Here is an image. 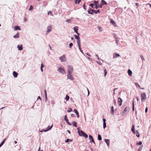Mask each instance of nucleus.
<instances>
[{
	"instance_id": "e2e57ef3",
	"label": "nucleus",
	"mask_w": 151,
	"mask_h": 151,
	"mask_svg": "<svg viewBox=\"0 0 151 151\" xmlns=\"http://www.w3.org/2000/svg\"><path fill=\"white\" fill-rule=\"evenodd\" d=\"M95 5L96 6L94 8H95L96 9H98V8H99V6H98L97 5Z\"/></svg>"
},
{
	"instance_id": "9b49d317",
	"label": "nucleus",
	"mask_w": 151,
	"mask_h": 151,
	"mask_svg": "<svg viewBox=\"0 0 151 151\" xmlns=\"http://www.w3.org/2000/svg\"><path fill=\"white\" fill-rule=\"evenodd\" d=\"M131 131H132V132H133L134 134H135L136 132H135V131L134 126L133 124V125L132 127L131 128Z\"/></svg>"
},
{
	"instance_id": "6e6d98bb",
	"label": "nucleus",
	"mask_w": 151,
	"mask_h": 151,
	"mask_svg": "<svg viewBox=\"0 0 151 151\" xmlns=\"http://www.w3.org/2000/svg\"><path fill=\"white\" fill-rule=\"evenodd\" d=\"M44 94H45V95H47V91H46V90L45 89L44 90Z\"/></svg>"
},
{
	"instance_id": "5fc2aeb1",
	"label": "nucleus",
	"mask_w": 151,
	"mask_h": 151,
	"mask_svg": "<svg viewBox=\"0 0 151 151\" xmlns=\"http://www.w3.org/2000/svg\"><path fill=\"white\" fill-rule=\"evenodd\" d=\"M114 103L115 106L116 105V101L115 99H114Z\"/></svg>"
},
{
	"instance_id": "423d86ee",
	"label": "nucleus",
	"mask_w": 151,
	"mask_h": 151,
	"mask_svg": "<svg viewBox=\"0 0 151 151\" xmlns=\"http://www.w3.org/2000/svg\"><path fill=\"white\" fill-rule=\"evenodd\" d=\"M68 74L67 75L68 79H69L71 81H73L74 79V78L71 76L72 73H68Z\"/></svg>"
},
{
	"instance_id": "338daca9",
	"label": "nucleus",
	"mask_w": 151,
	"mask_h": 151,
	"mask_svg": "<svg viewBox=\"0 0 151 151\" xmlns=\"http://www.w3.org/2000/svg\"><path fill=\"white\" fill-rule=\"evenodd\" d=\"M103 5H102V4H101H101H100V5H99V8H102V6H103Z\"/></svg>"
},
{
	"instance_id": "4468645a",
	"label": "nucleus",
	"mask_w": 151,
	"mask_h": 151,
	"mask_svg": "<svg viewBox=\"0 0 151 151\" xmlns=\"http://www.w3.org/2000/svg\"><path fill=\"white\" fill-rule=\"evenodd\" d=\"M17 48H18V50H19L21 51L23 50V47L22 45H18L17 46Z\"/></svg>"
},
{
	"instance_id": "f704fd0d",
	"label": "nucleus",
	"mask_w": 151,
	"mask_h": 151,
	"mask_svg": "<svg viewBox=\"0 0 151 151\" xmlns=\"http://www.w3.org/2000/svg\"><path fill=\"white\" fill-rule=\"evenodd\" d=\"M142 142L141 141H139L138 142L136 143L137 145H141L142 144Z\"/></svg>"
},
{
	"instance_id": "774afa93",
	"label": "nucleus",
	"mask_w": 151,
	"mask_h": 151,
	"mask_svg": "<svg viewBox=\"0 0 151 151\" xmlns=\"http://www.w3.org/2000/svg\"><path fill=\"white\" fill-rule=\"evenodd\" d=\"M87 58L90 61H91L92 60V59L91 58H90V57H88V58Z\"/></svg>"
},
{
	"instance_id": "bf43d9fd",
	"label": "nucleus",
	"mask_w": 151,
	"mask_h": 151,
	"mask_svg": "<svg viewBox=\"0 0 151 151\" xmlns=\"http://www.w3.org/2000/svg\"><path fill=\"white\" fill-rule=\"evenodd\" d=\"M148 110V109L147 107H146V108L145 109V112L146 113L147 112Z\"/></svg>"
},
{
	"instance_id": "e433bc0d",
	"label": "nucleus",
	"mask_w": 151,
	"mask_h": 151,
	"mask_svg": "<svg viewBox=\"0 0 151 151\" xmlns=\"http://www.w3.org/2000/svg\"><path fill=\"white\" fill-rule=\"evenodd\" d=\"M89 5L93 9L94 8V4H91Z\"/></svg>"
},
{
	"instance_id": "7c9ffc66",
	"label": "nucleus",
	"mask_w": 151,
	"mask_h": 151,
	"mask_svg": "<svg viewBox=\"0 0 151 151\" xmlns=\"http://www.w3.org/2000/svg\"><path fill=\"white\" fill-rule=\"evenodd\" d=\"M74 36L76 40H78V39L80 38L78 36H77V35H74Z\"/></svg>"
},
{
	"instance_id": "473e14b6",
	"label": "nucleus",
	"mask_w": 151,
	"mask_h": 151,
	"mask_svg": "<svg viewBox=\"0 0 151 151\" xmlns=\"http://www.w3.org/2000/svg\"><path fill=\"white\" fill-rule=\"evenodd\" d=\"M72 109L71 108L69 107L67 110V112L68 113L72 111Z\"/></svg>"
},
{
	"instance_id": "6ab92c4d",
	"label": "nucleus",
	"mask_w": 151,
	"mask_h": 151,
	"mask_svg": "<svg viewBox=\"0 0 151 151\" xmlns=\"http://www.w3.org/2000/svg\"><path fill=\"white\" fill-rule=\"evenodd\" d=\"M6 138H5L0 144V147H1L4 144Z\"/></svg>"
},
{
	"instance_id": "cd10ccee",
	"label": "nucleus",
	"mask_w": 151,
	"mask_h": 151,
	"mask_svg": "<svg viewBox=\"0 0 151 151\" xmlns=\"http://www.w3.org/2000/svg\"><path fill=\"white\" fill-rule=\"evenodd\" d=\"M98 139L99 140H101L102 139L101 136L99 134L98 136Z\"/></svg>"
},
{
	"instance_id": "2f4dec72",
	"label": "nucleus",
	"mask_w": 151,
	"mask_h": 151,
	"mask_svg": "<svg viewBox=\"0 0 151 151\" xmlns=\"http://www.w3.org/2000/svg\"><path fill=\"white\" fill-rule=\"evenodd\" d=\"M100 11L99 9H98L97 10H95V11H94V13L95 14H97V13H100Z\"/></svg>"
},
{
	"instance_id": "20e7f679",
	"label": "nucleus",
	"mask_w": 151,
	"mask_h": 151,
	"mask_svg": "<svg viewBox=\"0 0 151 151\" xmlns=\"http://www.w3.org/2000/svg\"><path fill=\"white\" fill-rule=\"evenodd\" d=\"M58 71H59L61 73L63 74L65 73V71L64 69L61 67H59L58 70Z\"/></svg>"
},
{
	"instance_id": "4be33fe9",
	"label": "nucleus",
	"mask_w": 151,
	"mask_h": 151,
	"mask_svg": "<svg viewBox=\"0 0 151 151\" xmlns=\"http://www.w3.org/2000/svg\"><path fill=\"white\" fill-rule=\"evenodd\" d=\"M72 124L73 126L75 127H77V123L76 122L73 121L72 122Z\"/></svg>"
},
{
	"instance_id": "393cba45",
	"label": "nucleus",
	"mask_w": 151,
	"mask_h": 151,
	"mask_svg": "<svg viewBox=\"0 0 151 151\" xmlns=\"http://www.w3.org/2000/svg\"><path fill=\"white\" fill-rule=\"evenodd\" d=\"M132 111H134V99H133V100L132 102Z\"/></svg>"
},
{
	"instance_id": "7ed1b4c3",
	"label": "nucleus",
	"mask_w": 151,
	"mask_h": 151,
	"mask_svg": "<svg viewBox=\"0 0 151 151\" xmlns=\"http://www.w3.org/2000/svg\"><path fill=\"white\" fill-rule=\"evenodd\" d=\"M141 101H143L144 99H145L146 98V93L145 92H143L141 93Z\"/></svg>"
},
{
	"instance_id": "79ce46f5",
	"label": "nucleus",
	"mask_w": 151,
	"mask_h": 151,
	"mask_svg": "<svg viewBox=\"0 0 151 151\" xmlns=\"http://www.w3.org/2000/svg\"><path fill=\"white\" fill-rule=\"evenodd\" d=\"M77 44H80L81 43V41L80 40V38L78 39V40H77Z\"/></svg>"
},
{
	"instance_id": "052dcab7",
	"label": "nucleus",
	"mask_w": 151,
	"mask_h": 151,
	"mask_svg": "<svg viewBox=\"0 0 151 151\" xmlns=\"http://www.w3.org/2000/svg\"><path fill=\"white\" fill-rule=\"evenodd\" d=\"M71 116L72 117H76V115L74 114H71Z\"/></svg>"
},
{
	"instance_id": "f3484780",
	"label": "nucleus",
	"mask_w": 151,
	"mask_h": 151,
	"mask_svg": "<svg viewBox=\"0 0 151 151\" xmlns=\"http://www.w3.org/2000/svg\"><path fill=\"white\" fill-rule=\"evenodd\" d=\"M128 73L129 75L130 76H132V72L130 69H129L128 70Z\"/></svg>"
},
{
	"instance_id": "680f3d73",
	"label": "nucleus",
	"mask_w": 151,
	"mask_h": 151,
	"mask_svg": "<svg viewBox=\"0 0 151 151\" xmlns=\"http://www.w3.org/2000/svg\"><path fill=\"white\" fill-rule=\"evenodd\" d=\"M45 99H46V101L47 100V95H45Z\"/></svg>"
},
{
	"instance_id": "49530a36",
	"label": "nucleus",
	"mask_w": 151,
	"mask_h": 151,
	"mask_svg": "<svg viewBox=\"0 0 151 151\" xmlns=\"http://www.w3.org/2000/svg\"><path fill=\"white\" fill-rule=\"evenodd\" d=\"M89 137L90 140L93 139V137L91 135H90L89 136Z\"/></svg>"
},
{
	"instance_id": "6e6552de",
	"label": "nucleus",
	"mask_w": 151,
	"mask_h": 151,
	"mask_svg": "<svg viewBox=\"0 0 151 151\" xmlns=\"http://www.w3.org/2000/svg\"><path fill=\"white\" fill-rule=\"evenodd\" d=\"M74 112L76 114L77 118H79L80 117L79 114L77 110L76 109H74Z\"/></svg>"
},
{
	"instance_id": "a878e982",
	"label": "nucleus",
	"mask_w": 151,
	"mask_h": 151,
	"mask_svg": "<svg viewBox=\"0 0 151 151\" xmlns=\"http://www.w3.org/2000/svg\"><path fill=\"white\" fill-rule=\"evenodd\" d=\"M53 127V124H52L51 126H48L46 129L48 130H50Z\"/></svg>"
},
{
	"instance_id": "de8ad7c7",
	"label": "nucleus",
	"mask_w": 151,
	"mask_h": 151,
	"mask_svg": "<svg viewBox=\"0 0 151 151\" xmlns=\"http://www.w3.org/2000/svg\"><path fill=\"white\" fill-rule=\"evenodd\" d=\"M115 56L116 58H117L120 56V55L119 54L115 53Z\"/></svg>"
},
{
	"instance_id": "412c9836",
	"label": "nucleus",
	"mask_w": 151,
	"mask_h": 151,
	"mask_svg": "<svg viewBox=\"0 0 151 151\" xmlns=\"http://www.w3.org/2000/svg\"><path fill=\"white\" fill-rule=\"evenodd\" d=\"M110 23L112 24L113 25H114V26H115V25H116V24L115 22L112 19H111V20H110Z\"/></svg>"
},
{
	"instance_id": "0e129e2a",
	"label": "nucleus",
	"mask_w": 151,
	"mask_h": 151,
	"mask_svg": "<svg viewBox=\"0 0 151 151\" xmlns=\"http://www.w3.org/2000/svg\"><path fill=\"white\" fill-rule=\"evenodd\" d=\"M44 67V65L42 63L41 65V68H43Z\"/></svg>"
},
{
	"instance_id": "864d4df0",
	"label": "nucleus",
	"mask_w": 151,
	"mask_h": 151,
	"mask_svg": "<svg viewBox=\"0 0 151 151\" xmlns=\"http://www.w3.org/2000/svg\"><path fill=\"white\" fill-rule=\"evenodd\" d=\"M119 40H118V39H116V45H119Z\"/></svg>"
},
{
	"instance_id": "f8f14e48",
	"label": "nucleus",
	"mask_w": 151,
	"mask_h": 151,
	"mask_svg": "<svg viewBox=\"0 0 151 151\" xmlns=\"http://www.w3.org/2000/svg\"><path fill=\"white\" fill-rule=\"evenodd\" d=\"M14 30H21V29L20 28V27L18 26H15L14 27Z\"/></svg>"
},
{
	"instance_id": "39448f33",
	"label": "nucleus",
	"mask_w": 151,
	"mask_h": 151,
	"mask_svg": "<svg viewBox=\"0 0 151 151\" xmlns=\"http://www.w3.org/2000/svg\"><path fill=\"white\" fill-rule=\"evenodd\" d=\"M77 130H78V134L80 136H83V134L84 133V132L82 130H80L79 129V128L78 127L77 128Z\"/></svg>"
},
{
	"instance_id": "1a4fd4ad",
	"label": "nucleus",
	"mask_w": 151,
	"mask_h": 151,
	"mask_svg": "<svg viewBox=\"0 0 151 151\" xmlns=\"http://www.w3.org/2000/svg\"><path fill=\"white\" fill-rule=\"evenodd\" d=\"M13 75L14 78H17L18 75V73L16 72L15 71H14L13 72Z\"/></svg>"
},
{
	"instance_id": "ea45409f",
	"label": "nucleus",
	"mask_w": 151,
	"mask_h": 151,
	"mask_svg": "<svg viewBox=\"0 0 151 151\" xmlns=\"http://www.w3.org/2000/svg\"><path fill=\"white\" fill-rule=\"evenodd\" d=\"M98 2L99 1H93V3H94V5H97V4H99Z\"/></svg>"
},
{
	"instance_id": "4d7b16f0",
	"label": "nucleus",
	"mask_w": 151,
	"mask_h": 151,
	"mask_svg": "<svg viewBox=\"0 0 151 151\" xmlns=\"http://www.w3.org/2000/svg\"><path fill=\"white\" fill-rule=\"evenodd\" d=\"M85 3H84V4L83 5V9H85V10H86V6H85Z\"/></svg>"
},
{
	"instance_id": "69168bd1",
	"label": "nucleus",
	"mask_w": 151,
	"mask_h": 151,
	"mask_svg": "<svg viewBox=\"0 0 151 151\" xmlns=\"http://www.w3.org/2000/svg\"><path fill=\"white\" fill-rule=\"evenodd\" d=\"M97 63L99 65H102L101 63L100 62V61H99V62H97Z\"/></svg>"
},
{
	"instance_id": "a18cd8bd",
	"label": "nucleus",
	"mask_w": 151,
	"mask_h": 151,
	"mask_svg": "<svg viewBox=\"0 0 151 151\" xmlns=\"http://www.w3.org/2000/svg\"><path fill=\"white\" fill-rule=\"evenodd\" d=\"M90 11H91V12H93V13L94 12V11H95V10L91 8H90Z\"/></svg>"
},
{
	"instance_id": "13d9d810",
	"label": "nucleus",
	"mask_w": 151,
	"mask_h": 151,
	"mask_svg": "<svg viewBox=\"0 0 151 151\" xmlns=\"http://www.w3.org/2000/svg\"><path fill=\"white\" fill-rule=\"evenodd\" d=\"M136 135L138 137H139L140 136L139 134V133H137L136 134Z\"/></svg>"
},
{
	"instance_id": "603ef678",
	"label": "nucleus",
	"mask_w": 151,
	"mask_h": 151,
	"mask_svg": "<svg viewBox=\"0 0 151 151\" xmlns=\"http://www.w3.org/2000/svg\"><path fill=\"white\" fill-rule=\"evenodd\" d=\"M67 117V115H65L64 116V120L65 121L68 120Z\"/></svg>"
},
{
	"instance_id": "a19ab883",
	"label": "nucleus",
	"mask_w": 151,
	"mask_h": 151,
	"mask_svg": "<svg viewBox=\"0 0 151 151\" xmlns=\"http://www.w3.org/2000/svg\"><path fill=\"white\" fill-rule=\"evenodd\" d=\"M114 38L116 39H119V38L116 37V35L115 34H114Z\"/></svg>"
},
{
	"instance_id": "8fccbe9b",
	"label": "nucleus",
	"mask_w": 151,
	"mask_h": 151,
	"mask_svg": "<svg viewBox=\"0 0 151 151\" xmlns=\"http://www.w3.org/2000/svg\"><path fill=\"white\" fill-rule=\"evenodd\" d=\"M140 57L142 60V61H144L145 60V59L144 58L143 56L142 55H140Z\"/></svg>"
},
{
	"instance_id": "ddd939ff",
	"label": "nucleus",
	"mask_w": 151,
	"mask_h": 151,
	"mask_svg": "<svg viewBox=\"0 0 151 151\" xmlns=\"http://www.w3.org/2000/svg\"><path fill=\"white\" fill-rule=\"evenodd\" d=\"M104 141L106 143L108 147H109V140L107 139H104Z\"/></svg>"
},
{
	"instance_id": "3c124183",
	"label": "nucleus",
	"mask_w": 151,
	"mask_h": 151,
	"mask_svg": "<svg viewBox=\"0 0 151 151\" xmlns=\"http://www.w3.org/2000/svg\"><path fill=\"white\" fill-rule=\"evenodd\" d=\"M78 45L79 50H81V43L78 44Z\"/></svg>"
},
{
	"instance_id": "37998d69",
	"label": "nucleus",
	"mask_w": 151,
	"mask_h": 151,
	"mask_svg": "<svg viewBox=\"0 0 151 151\" xmlns=\"http://www.w3.org/2000/svg\"><path fill=\"white\" fill-rule=\"evenodd\" d=\"M73 45V44L72 43H70L69 44V47L70 48H71Z\"/></svg>"
},
{
	"instance_id": "0eeeda50",
	"label": "nucleus",
	"mask_w": 151,
	"mask_h": 151,
	"mask_svg": "<svg viewBox=\"0 0 151 151\" xmlns=\"http://www.w3.org/2000/svg\"><path fill=\"white\" fill-rule=\"evenodd\" d=\"M52 28V26L51 25H49L47 27V30L46 32V35L48 34L50 32L51 30V29Z\"/></svg>"
},
{
	"instance_id": "a211bd4d",
	"label": "nucleus",
	"mask_w": 151,
	"mask_h": 151,
	"mask_svg": "<svg viewBox=\"0 0 151 151\" xmlns=\"http://www.w3.org/2000/svg\"><path fill=\"white\" fill-rule=\"evenodd\" d=\"M13 37L14 38H19V33L17 32L15 35L13 36Z\"/></svg>"
},
{
	"instance_id": "f03ea898",
	"label": "nucleus",
	"mask_w": 151,
	"mask_h": 151,
	"mask_svg": "<svg viewBox=\"0 0 151 151\" xmlns=\"http://www.w3.org/2000/svg\"><path fill=\"white\" fill-rule=\"evenodd\" d=\"M129 107H126L124 110L123 111L122 115L123 116H124L126 114V112L128 111V112H129Z\"/></svg>"
},
{
	"instance_id": "09e8293b",
	"label": "nucleus",
	"mask_w": 151,
	"mask_h": 151,
	"mask_svg": "<svg viewBox=\"0 0 151 151\" xmlns=\"http://www.w3.org/2000/svg\"><path fill=\"white\" fill-rule=\"evenodd\" d=\"M134 84L135 85V86H136V87H140V86L139 85V84L137 83V82L136 83H134Z\"/></svg>"
},
{
	"instance_id": "aec40b11",
	"label": "nucleus",
	"mask_w": 151,
	"mask_h": 151,
	"mask_svg": "<svg viewBox=\"0 0 151 151\" xmlns=\"http://www.w3.org/2000/svg\"><path fill=\"white\" fill-rule=\"evenodd\" d=\"M73 29L74 30V32L76 33H77L78 32V27L76 26L74 27Z\"/></svg>"
},
{
	"instance_id": "c85d7f7f",
	"label": "nucleus",
	"mask_w": 151,
	"mask_h": 151,
	"mask_svg": "<svg viewBox=\"0 0 151 151\" xmlns=\"http://www.w3.org/2000/svg\"><path fill=\"white\" fill-rule=\"evenodd\" d=\"M83 136L86 138H87L88 137V135L85 132L83 134Z\"/></svg>"
},
{
	"instance_id": "72a5a7b5",
	"label": "nucleus",
	"mask_w": 151,
	"mask_h": 151,
	"mask_svg": "<svg viewBox=\"0 0 151 151\" xmlns=\"http://www.w3.org/2000/svg\"><path fill=\"white\" fill-rule=\"evenodd\" d=\"M104 76H106L107 73V72L106 71V69H104Z\"/></svg>"
},
{
	"instance_id": "dca6fc26",
	"label": "nucleus",
	"mask_w": 151,
	"mask_h": 151,
	"mask_svg": "<svg viewBox=\"0 0 151 151\" xmlns=\"http://www.w3.org/2000/svg\"><path fill=\"white\" fill-rule=\"evenodd\" d=\"M111 113L112 114H114V106H112L111 107Z\"/></svg>"
},
{
	"instance_id": "2eb2a0df",
	"label": "nucleus",
	"mask_w": 151,
	"mask_h": 151,
	"mask_svg": "<svg viewBox=\"0 0 151 151\" xmlns=\"http://www.w3.org/2000/svg\"><path fill=\"white\" fill-rule=\"evenodd\" d=\"M65 58V55H64L59 58V59L62 62L64 61V59Z\"/></svg>"
},
{
	"instance_id": "c03bdc74",
	"label": "nucleus",
	"mask_w": 151,
	"mask_h": 151,
	"mask_svg": "<svg viewBox=\"0 0 151 151\" xmlns=\"http://www.w3.org/2000/svg\"><path fill=\"white\" fill-rule=\"evenodd\" d=\"M90 8H89V9L88 11V13L89 14H93V12H91V11H90Z\"/></svg>"
},
{
	"instance_id": "c9c22d12",
	"label": "nucleus",
	"mask_w": 151,
	"mask_h": 151,
	"mask_svg": "<svg viewBox=\"0 0 151 151\" xmlns=\"http://www.w3.org/2000/svg\"><path fill=\"white\" fill-rule=\"evenodd\" d=\"M65 121H66V123L68 124V125H71V124L68 121V120H65Z\"/></svg>"
},
{
	"instance_id": "4c0bfd02",
	"label": "nucleus",
	"mask_w": 151,
	"mask_h": 151,
	"mask_svg": "<svg viewBox=\"0 0 151 151\" xmlns=\"http://www.w3.org/2000/svg\"><path fill=\"white\" fill-rule=\"evenodd\" d=\"M33 6L31 5L30 6V8L29 9V11H31L33 9Z\"/></svg>"
},
{
	"instance_id": "5701e85b",
	"label": "nucleus",
	"mask_w": 151,
	"mask_h": 151,
	"mask_svg": "<svg viewBox=\"0 0 151 151\" xmlns=\"http://www.w3.org/2000/svg\"><path fill=\"white\" fill-rule=\"evenodd\" d=\"M73 140L72 139H67L66 140H65V143H67L69 142H71L73 141Z\"/></svg>"
},
{
	"instance_id": "f257e3e1",
	"label": "nucleus",
	"mask_w": 151,
	"mask_h": 151,
	"mask_svg": "<svg viewBox=\"0 0 151 151\" xmlns=\"http://www.w3.org/2000/svg\"><path fill=\"white\" fill-rule=\"evenodd\" d=\"M68 73H72L73 71V67L70 65H68Z\"/></svg>"
},
{
	"instance_id": "58836bf2",
	"label": "nucleus",
	"mask_w": 151,
	"mask_h": 151,
	"mask_svg": "<svg viewBox=\"0 0 151 151\" xmlns=\"http://www.w3.org/2000/svg\"><path fill=\"white\" fill-rule=\"evenodd\" d=\"M103 127L104 129L106 127V122H103Z\"/></svg>"
},
{
	"instance_id": "bb28decb",
	"label": "nucleus",
	"mask_w": 151,
	"mask_h": 151,
	"mask_svg": "<svg viewBox=\"0 0 151 151\" xmlns=\"http://www.w3.org/2000/svg\"><path fill=\"white\" fill-rule=\"evenodd\" d=\"M143 145H141L140 146L139 148L137 151H141L143 148Z\"/></svg>"
},
{
	"instance_id": "c756f323",
	"label": "nucleus",
	"mask_w": 151,
	"mask_h": 151,
	"mask_svg": "<svg viewBox=\"0 0 151 151\" xmlns=\"http://www.w3.org/2000/svg\"><path fill=\"white\" fill-rule=\"evenodd\" d=\"M69 99V96L68 95H66L65 98V99L66 101H68Z\"/></svg>"
},
{
	"instance_id": "b1692460",
	"label": "nucleus",
	"mask_w": 151,
	"mask_h": 151,
	"mask_svg": "<svg viewBox=\"0 0 151 151\" xmlns=\"http://www.w3.org/2000/svg\"><path fill=\"white\" fill-rule=\"evenodd\" d=\"M101 4L102 5H107V3L104 0H101Z\"/></svg>"
},
{
	"instance_id": "9d476101",
	"label": "nucleus",
	"mask_w": 151,
	"mask_h": 151,
	"mask_svg": "<svg viewBox=\"0 0 151 151\" xmlns=\"http://www.w3.org/2000/svg\"><path fill=\"white\" fill-rule=\"evenodd\" d=\"M118 102L119 103V106H120L122 104V100L121 98L119 97L118 98Z\"/></svg>"
}]
</instances>
